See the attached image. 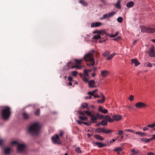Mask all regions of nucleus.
I'll list each match as a JSON object with an SVG mask.
<instances>
[{
	"mask_svg": "<svg viewBox=\"0 0 155 155\" xmlns=\"http://www.w3.org/2000/svg\"><path fill=\"white\" fill-rule=\"evenodd\" d=\"M40 130V126L39 123H35L31 124L28 129V132L32 134L37 135Z\"/></svg>",
	"mask_w": 155,
	"mask_h": 155,
	"instance_id": "nucleus-1",
	"label": "nucleus"
},
{
	"mask_svg": "<svg viewBox=\"0 0 155 155\" xmlns=\"http://www.w3.org/2000/svg\"><path fill=\"white\" fill-rule=\"evenodd\" d=\"M94 51H93L92 53H88L86 54L84 57V59L85 61L88 62L87 63V65L88 66H93L95 64L94 59L93 58V53Z\"/></svg>",
	"mask_w": 155,
	"mask_h": 155,
	"instance_id": "nucleus-2",
	"label": "nucleus"
},
{
	"mask_svg": "<svg viewBox=\"0 0 155 155\" xmlns=\"http://www.w3.org/2000/svg\"><path fill=\"white\" fill-rule=\"evenodd\" d=\"M17 151L18 153L25 154L27 153L28 151L26 146L25 143H19L17 146Z\"/></svg>",
	"mask_w": 155,
	"mask_h": 155,
	"instance_id": "nucleus-3",
	"label": "nucleus"
},
{
	"mask_svg": "<svg viewBox=\"0 0 155 155\" xmlns=\"http://www.w3.org/2000/svg\"><path fill=\"white\" fill-rule=\"evenodd\" d=\"M11 113V109L10 107H6L2 110L1 115L3 118L4 120H7L9 117Z\"/></svg>",
	"mask_w": 155,
	"mask_h": 155,
	"instance_id": "nucleus-4",
	"label": "nucleus"
},
{
	"mask_svg": "<svg viewBox=\"0 0 155 155\" xmlns=\"http://www.w3.org/2000/svg\"><path fill=\"white\" fill-rule=\"evenodd\" d=\"M112 117L113 119H111L110 116L108 115H107L105 117L106 119L110 123H112L114 120L117 121L120 120L122 118L121 116L116 114H114L112 116Z\"/></svg>",
	"mask_w": 155,
	"mask_h": 155,
	"instance_id": "nucleus-5",
	"label": "nucleus"
},
{
	"mask_svg": "<svg viewBox=\"0 0 155 155\" xmlns=\"http://www.w3.org/2000/svg\"><path fill=\"white\" fill-rule=\"evenodd\" d=\"M86 114L88 116L91 117V120L93 123H95L98 118V113H95L92 114L91 112L86 110L85 111Z\"/></svg>",
	"mask_w": 155,
	"mask_h": 155,
	"instance_id": "nucleus-6",
	"label": "nucleus"
},
{
	"mask_svg": "<svg viewBox=\"0 0 155 155\" xmlns=\"http://www.w3.org/2000/svg\"><path fill=\"white\" fill-rule=\"evenodd\" d=\"M140 28L141 31L143 32H147L149 33H155V28H152L150 27L145 26H141Z\"/></svg>",
	"mask_w": 155,
	"mask_h": 155,
	"instance_id": "nucleus-7",
	"label": "nucleus"
},
{
	"mask_svg": "<svg viewBox=\"0 0 155 155\" xmlns=\"http://www.w3.org/2000/svg\"><path fill=\"white\" fill-rule=\"evenodd\" d=\"M52 142L54 144H61V142L59 136L57 134H55L51 137Z\"/></svg>",
	"mask_w": 155,
	"mask_h": 155,
	"instance_id": "nucleus-8",
	"label": "nucleus"
},
{
	"mask_svg": "<svg viewBox=\"0 0 155 155\" xmlns=\"http://www.w3.org/2000/svg\"><path fill=\"white\" fill-rule=\"evenodd\" d=\"M96 133H100L101 132L105 133L106 134H109L113 131L112 130H107L104 129V128H98L95 130Z\"/></svg>",
	"mask_w": 155,
	"mask_h": 155,
	"instance_id": "nucleus-9",
	"label": "nucleus"
},
{
	"mask_svg": "<svg viewBox=\"0 0 155 155\" xmlns=\"http://www.w3.org/2000/svg\"><path fill=\"white\" fill-rule=\"evenodd\" d=\"M74 63L71 62H69L67 64V65L66 66L67 67V68H65L66 69H68L69 68H77L78 69H80L81 68V67L79 65H73Z\"/></svg>",
	"mask_w": 155,
	"mask_h": 155,
	"instance_id": "nucleus-10",
	"label": "nucleus"
},
{
	"mask_svg": "<svg viewBox=\"0 0 155 155\" xmlns=\"http://www.w3.org/2000/svg\"><path fill=\"white\" fill-rule=\"evenodd\" d=\"M135 107L137 109L144 108L147 107V105L144 103L138 102L135 104Z\"/></svg>",
	"mask_w": 155,
	"mask_h": 155,
	"instance_id": "nucleus-11",
	"label": "nucleus"
},
{
	"mask_svg": "<svg viewBox=\"0 0 155 155\" xmlns=\"http://www.w3.org/2000/svg\"><path fill=\"white\" fill-rule=\"evenodd\" d=\"M109 72L107 70H102L101 71V75L102 77L105 78L108 74Z\"/></svg>",
	"mask_w": 155,
	"mask_h": 155,
	"instance_id": "nucleus-12",
	"label": "nucleus"
},
{
	"mask_svg": "<svg viewBox=\"0 0 155 155\" xmlns=\"http://www.w3.org/2000/svg\"><path fill=\"white\" fill-rule=\"evenodd\" d=\"M155 55L154 47H152L150 50L149 55L151 57H153Z\"/></svg>",
	"mask_w": 155,
	"mask_h": 155,
	"instance_id": "nucleus-13",
	"label": "nucleus"
},
{
	"mask_svg": "<svg viewBox=\"0 0 155 155\" xmlns=\"http://www.w3.org/2000/svg\"><path fill=\"white\" fill-rule=\"evenodd\" d=\"M23 118L25 120H28L30 118V117L27 113L24 112L22 114Z\"/></svg>",
	"mask_w": 155,
	"mask_h": 155,
	"instance_id": "nucleus-14",
	"label": "nucleus"
},
{
	"mask_svg": "<svg viewBox=\"0 0 155 155\" xmlns=\"http://www.w3.org/2000/svg\"><path fill=\"white\" fill-rule=\"evenodd\" d=\"M101 25V23L99 22H93L91 24V27H97Z\"/></svg>",
	"mask_w": 155,
	"mask_h": 155,
	"instance_id": "nucleus-15",
	"label": "nucleus"
},
{
	"mask_svg": "<svg viewBox=\"0 0 155 155\" xmlns=\"http://www.w3.org/2000/svg\"><path fill=\"white\" fill-rule=\"evenodd\" d=\"M95 144L98 146L99 148H102L104 147L107 146L105 144H103L101 142H96L95 143Z\"/></svg>",
	"mask_w": 155,
	"mask_h": 155,
	"instance_id": "nucleus-16",
	"label": "nucleus"
},
{
	"mask_svg": "<svg viewBox=\"0 0 155 155\" xmlns=\"http://www.w3.org/2000/svg\"><path fill=\"white\" fill-rule=\"evenodd\" d=\"M98 110L100 112L104 114H106L108 112V110L107 109H104L103 107H99Z\"/></svg>",
	"mask_w": 155,
	"mask_h": 155,
	"instance_id": "nucleus-17",
	"label": "nucleus"
},
{
	"mask_svg": "<svg viewBox=\"0 0 155 155\" xmlns=\"http://www.w3.org/2000/svg\"><path fill=\"white\" fill-rule=\"evenodd\" d=\"M89 86L91 87H94V84H95V82L93 80H91L88 82Z\"/></svg>",
	"mask_w": 155,
	"mask_h": 155,
	"instance_id": "nucleus-18",
	"label": "nucleus"
},
{
	"mask_svg": "<svg viewBox=\"0 0 155 155\" xmlns=\"http://www.w3.org/2000/svg\"><path fill=\"white\" fill-rule=\"evenodd\" d=\"M131 61L136 66H137L140 64V63L136 59H132Z\"/></svg>",
	"mask_w": 155,
	"mask_h": 155,
	"instance_id": "nucleus-19",
	"label": "nucleus"
},
{
	"mask_svg": "<svg viewBox=\"0 0 155 155\" xmlns=\"http://www.w3.org/2000/svg\"><path fill=\"white\" fill-rule=\"evenodd\" d=\"M134 133L140 136L141 137H144L146 136V133L140 132L135 131Z\"/></svg>",
	"mask_w": 155,
	"mask_h": 155,
	"instance_id": "nucleus-20",
	"label": "nucleus"
},
{
	"mask_svg": "<svg viewBox=\"0 0 155 155\" xmlns=\"http://www.w3.org/2000/svg\"><path fill=\"white\" fill-rule=\"evenodd\" d=\"M122 150V149L120 147H117L114 150V151L117 152L118 154H119Z\"/></svg>",
	"mask_w": 155,
	"mask_h": 155,
	"instance_id": "nucleus-21",
	"label": "nucleus"
},
{
	"mask_svg": "<svg viewBox=\"0 0 155 155\" xmlns=\"http://www.w3.org/2000/svg\"><path fill=\"white\" fill-rule=\"evenodd\" d=\"M88 77V76L84 75H82L81 76V78L83 81L86 83H87L88 82V80L87 78Z\"/></svg>",
	"mask_w": 155,
	"mask_h": 155,
	"instance_id": "nucleus-22",
	"label": "nucleus"
},
{
	"mask_svg": "<svg viewBox=\"0 0 155 155\" xmlns=\"http://www.w3.org/2000/svg\"><path fill=\"white\" fill-rule=\"evenodd\" d=\"M94 137L96 139L100 140H104V138L102 137L98 134L94 135Z\"/></svg>",
	"mask_w": 155,
	"mask_h": 155,
	"instance_id": "nucleus-23",
	"label": "nucleus"
},
{
	"mask_svg": "<svg viewBox=\"0 0 155 155\" xmlns=\"http://www.w3.org/2000/svg\"><path fill=\"white\" fill-rule=\"evenodd\" d=\"M134 5V2L132 1L130 2H128L126 5L127 7L130 8L133 6Z\"/></svg>",
	"mask_w": 155,
	"mask_h": 155,
	"instance_id": "nucleus-24",
	"label": "nucleus"
},
{
	"mask_svg": "<svg viewBox=\"0 0 155 155\" xmlns=\"http://www.w3.org/2000/svg\"><path fill=\"white\" fill-rule=\"evenodd\" d=\"M120 0L118 1L117 3L114 4L115 7L118 9L121 8V6L120 4Z\"/></svg>",
	"mask_w": 155,
	"mask_h": 155,
	"instance_id": "nucleus-25",
	"label": "nucleus"
},
{
	"mask_svg": "<svg viewBox=\"0 0 155 155\" xmlns=\"http://www.w3.org/2000/svg\"><path fill=\"white\" fill-rule=\"evenodd\" d=\"M101 94V96L102 98V100H98L97 101L98 103H102L104 102V101L105 100V97H104V95L102 94Z\"/></svg>",
	"mask_w": 155,
	"mask_h": 155,
	"instance_id": "nucleus-26",
	"label": "nucleus"
},
{
	"mask_svg": "<svg viewBox=\"0 0 155 155\" xmlns=\"http://www.w3.org/2000/svg\"><path fill=\"white\" fill-rule=\"evenodd\" d=\"M79 3L83 6H85L87 5V4L84 0H79Z\"/></svg>",
	"mask_w": 155,
	"mask_h": 155,
	"instance_id": "nucleus-27",
	"label": "nucleus"
},
{
	"mask_svg": "<svg viewBox=\"0 0 155 155\" xmlns=\"http://www.w3.org/2000/svg\"><path fill=\"white\" fill-rule=\"evenodd\" d=\"M107 120H103L101 122V124L103 126H105L107 124Z\"/></svg>",
	"mask_w": 155,
	"mask_h": 155,
	"instance_id": "nucleus-28",
	"label": "nucleus"
},
{
	"mask_svg": "<svg viewBox=\"0 0 155 155\" xmlns=\"http://www.w3.org/2000/svg\"><path fill=\"white\" fill-rule=\"evenodd\" d=\"M141 140L142 141L146 143H147L149 142L150 140V139H147L145 138H142Z\"/></svg>",
	"mask_w": 155,
	"mask_h": 155,
	"instance_id": "nucleus-29",
	"label": "nucleus"
},
{
	"mask_svg": "<svg viewBox=\"0 0 155 155\" xmlns=\"http://www.w3.org/2000/svg\"><path fill=\"white\" fill-rule=\"evenodd\" d=\"M10 151V148L8 147L4 150V153L5 154H8Z\"/></svg>",
	"mask_w": 155,
	"mask_h": 155,
	"instance_id": "nucleus-30",
	"label": "nucleus"
},
{
	"mask_svg": "<svg viewBox=\"0 0 155 155\" xmlns=\"http://www.w3.org/2000/svg\"><path fill=\"white\" fill-rule=\"evenodd\" d=\"M19 143L18 142L16 141H14L12 142L10 144V145L11 146H13L14 145H17V146H18V144Z\"/></svg>",
	"mask_w": 155,
	"mask_h": 155,
	"instance_id": "nucleus-31",
	"label": "nucleus"
},
{
	"mask_svg": "<svg viewBox=\"0 0 155 155\" xmlns=\"http://www.w3.org/2000/svg\"><path fill=\"white\" fill-rule=\"evenodd\" d=\"M97 91V90H95L93 91L92 92H91V91L89 92H88V94H89V95H92V96H94V94Z\"/></svg>",
	"mask_w": 155,
	"mask_h": 155,
	"instance_id": "nucleus-32",
	"label": "nucleus"
},
{
	"mask_svg": "<svg viewBox=\"0 0 155 155\" xmlns=\"http://www.w3.org/2000/svg\"><path fill=\"white\" fill-rule=\"evenodd\" d=\"M79 118L81 120L86 121L87 120V118L86 117L79 116Z\"/></svg>",
	"mask_w": 155,
	"mask_h": 155,
	"instance_id": "nucleus-33",
	"label": "nucleus"
},
{
	"mask_svg": "<svg viewBox=\"0 0 155 155\" xmlns=\"http://www.w3.org/2000/svg\"><path fill=\"white\" fill-rule=\"evenodd\" d=\"M75 151L77 153H82V151L80 150V147H77L75 148Z\"/></svg>",
	"mask_w": 155,
	"mask_h": 155,
	"instance_id": "nucleus-34",
	"label": "nucleus"
},
{
	"mask_svg": "<svg viewBox=\"0 0 155 155\" xmlns=\"http://www.w3.org/2000/svg\"><path fill=\"white\" fill-rule=\"evenodd\" d=\"M100 38H101V36L99 34L95 35L93 38V39H99Z\"/></svg>",
	"mask_w": 155,
	"mask_h": 155,
	"instance_id": "nucleus-35",
	"label": "nucleus"
},
{
	"mask_svg": "<svg viewBox=\"0 0 155 155\" xmlns=\"http://www.w3.org/2000/svg\"><path fill=\"white\" fill-rule=\"evenodd\" d=\"M82 60H78L76 59L75 60V62L76 64V65H79V64L81 63V62Z\"/></svg>",
	"mask_w": 155,
	"mask_h": 155,
	"instance_id": "nucleus-36",
	"label": "nucleus"
},
{
	"mask_svg": "<svg viewBox=\"0 0 155 155\" xmlns=\"http://www.w3.org/2000/svg\"><path fill=\"white\" fill-rule=\"evenodd\" d=\"M100 35H104L105 36H108L110 35V34L106 33L105 31H102Z\"/></svg>",
	"mask_w": 155,
	"mask_h": 155,
	"instance_id": "nucleus-37",
	"label": "nucleus"
},
{
	"mask_svg": "<svg viewBox=\"0 0 155 155\" xmlns=\"http://www.w3.org/2000/svg\"><path fill=\"white\" fill-rule=\"evenodd\" d=\"M40 114V109H37L35 112V114L36 115L38 116Z\"/></svg>",
	"mask_w": 155,
	"mask_h": 155,
	"instance_id": "nucleus-38",
	"label": "nucleus"
},
{
	"mask_svg": "<svg viewBox=\"0 0 155 155\" xmlns=\"http://www.w3.org/2000/svg\"><path fill=\"white\" fill-rule=\"evenodd\" d=\"M115 53H114L113 54H110V56H109L108 58H107V60H110L115 55Z\"/></svg>",
	"mask_w": 155,
	"mask_h": 155,
	"instance_id": "nucleus-39",
	"label": "nucleus"
},
{
	"mask_svg": "<svg viewBox=\"0 0 155 155\" xmlns=\"http://www.w3.org/2000/svg\"><path fill=\"white\" fill-rule=\"evenodd\" d=\"M110 53L108 51H105L103 54V55L104 57H107L110 54Z\"/></svg>",
	"mask_w": 155,
	"mask_h": 155,
	"instance_id": "nucleus-40",
	"label": "nucleus"
},
{
	"mask_svg": "<svg viewBox=\"0 0 155 155\" xmlns=\"http://www.w3.org/2000/svg\"><path fill=\"white\" fill-rule=\"evenodd\" d=\"M109 18L108 17V14H106L104 15H103L102 17L100 19L101 20H103V19H105L106 18Z\"/></svg>",
	"mask_w": 155,
	"mask_h": 155,
	"instance_id": "nucleus-41",
	"label": "nucleus"
},
{
	"mask_svg": "<svg viewBox=\"0 0 155 155\" xmlns=\"http://www.w3.org/2000/svg\"><path fill=\"white\" fill-rule=\"evenodd\" d=\"M115 13V12H110L108 14V17L109 18L111 16L114 15Z\"/></svg>",
	"mask_w": 155,
	"mask_h": 155,
	"instance_id": "nucleus-42",
	"label": "nucleus"
},
{
	"mask_svg": "<svg viewBox=\"0 0 155 155\" xmlns=\"http://www.w3.org/2000/svg\"><path fill=\"white\" fill-rule=\"evenodd\" d=\"M123 20V18L122 17H119L117 19V21L118 22L121 23Z\"/></svg>",
	"mask_w": 155,
	"mask_h": 155,
	"instance_id": "nucleus-43",
	"label": "nucleus"
},
{
	"mask_svg": "<svg viewBox=\"0 0 155 155\" xmlns=\"http://www.w3.org/2000/svg\"><path fill=\"white\" fill-rule=\"evenodd\" d=\"M146 64V66L148 67H152V64L149 62H146L144 64V65L145 66V65Z\"/></svg>",
	"mask_w": 155,
	"mask_h": 155,
	"instance_id": "nucleus-44",
	"label": "nucleus"
},
{
	"mask_svg": "<svg viewBox=\"0 0 155 155\" xmlns=\"http://www.w3.org/2000/svg\"><path fill=\"white\" fill-rule=\"evenodd\" d=\"M132 155H134L138 152V150L135 151L134 149H133L131 150Z\"/></svg>",
	"mask_w": 155,
	"mask_h": 155,
	"instance_id": "nucleus-45",
	"label": "nucleus"
},
{
	"mask_svg": "<svg viewBox=\"0 0 155 155\" xmlns=\"http://www.w3.org/2000/svg\"><path fill=\"white\" fill-rule=\"evenodd\" d=\"M84 76H88V71L87 70H84Z\"/></svg>",
	"mask_w": 155,
	"mask_h": 155,
	"instance_id": "nucleus-46",
	"label": "nucleus"
},
{
	"mask_svg": "<svg viewBox=\"0 0 155 155\" xmlns=\"http://www.w3.org/2000/svg\"><path fill=\"white\" fill-rule=\"evenodd\" d=\"M147 127H150V128H152L155 127V123L153 124H149L147 125Z\"/></svg>",
	"mask_w": 155,
	"mask_h": 155,
	"instance_id": "nucleus-47",
	"label": "nucleus"
},
{
	"mask_svg": "<svg viewBox=\"0 0 155 155\" xmlns=\"http://www.w3.org/2000/svg\"><path fill=\"white\" fill-rule=\"evenodd\" d=\"M78 72L76 71H73L71 72L72 75L74 76H77Z\"/></svg>",
	"mask_w": 155,
	"mask_h": 155,
	"instance_id": "nucleus-48",
	"label": "nucleus"
},
{
	"mask_svg": "<svg viewBox=\"0 0 155 155\" xmlns=\"http://www.w3.org/2000/svg\"><path fill=\"white\" fill-rule=\"evenodd\" d=\"M88 105L87 103H83L81 105V106L82 107L85 108L87 107Z\"/></svg>",
	"mask_w": 155,
	"mask_h": 155,
	"instance_id": "nucleus-49",
	"label": "nucleus"
},
{
	"mask_svg": "<svg viewBox=\"0 0 155 155\" xmlns=\"http://www.w3.org/2000/svg\"><path fill=\"white\" fill-rule=\"evenodd\" d=\"M98 118H99L100 119H102L104 118V116L101 114H100L98 113Z\"/></svg>",
	"mask_w": 155,
	"mask_h": 155,
	"instance_id": "nucleus-50",
	"label": "nucleus"
},
{
	"mask_svg": "<svg viewBox=\"0 0 155 155\" xmlns=\"http://www.w3.org/2000/svg\"><path fill=\"white\" fill-rule=\"evenodd\" d=\"M129 99L131 101H133L134 99V97L133 95H130V97L129 98Z\"/></svg>",
	"mask_w": 155,
	"mask_h": 155,
	"instance_id": "nucleus-51",
	"label": "nucleus"
},
{
	"mask_svg": "<svg viewBox=\"0 0 155 155\" xmlns=\"http://www.w3.org/2000/svg\"><path fill=\"white\" fill-rule=\"evenodd\" d=\"M125 131H127V132H132V133H134V132H135V131H134L133 130L130 129H126V130H125Z\"/></svg>",
	"mask_w": 155,
	"mask_h": 155,
	"instance_id": "nucleus-52",
	"label": "nucleus"
},
{
	"mask_svg": "<svg viewBox=\"0 0 155 155\" xmlns=\"http://www.w3.org/2000/svg\"><path fill=\"white\" fill-rule=\"evenodd\" d=\"M78 113L81 115H84L85 113H86L85 112V111L84 112H83L81 111H78Z\"/></svg>",
	"mask_w": 155,
	"mask_h": 155,
	"instance_id": "nucleus-53",
	"label": "nucleus"
},
{
	"mask_svg": "<svg viewBox=\"0 0 155 155\" xmlns=\"http://www.w3.org/2000/svg\"><path fill=\"white\" fill-rule=\"evenodd\" d=\"M64 134V132L62 130H61L59 132V136L60 137H62V136Z\"/></svg>",
	"mask_w": 155,
	"mask_h": 155,
	"instance_id": "nucleus-54",
	"label": "nucleus"
},
{
	"mask_svg": "<svg viewBox=\"0 0 155 155\" xmlns=\"http://www.w3.org/2000/svg\"><path fill=\"white\" fill-rule=\"evenodd\" d=\"M102 30H99V31H98V30H97V31H95L94 32V33H97L98 34H99V35H101V33L102 32Z\"/></svg>",
	"mask_w": 155,
	"mask_h": 155,
	"instance_id": "nucleus-55",
	"label": "nucleus"
},
{
	"mask_svg": "<svg viewBox=\"0 0 155 155\" xmlns=\"http://www.w3.org/2000/svg\"><path fill=\"white\" fill-rule=\"evenodd\" d=\"M107 40V39H101L99 41V42L100 43H102L103 42Z\"/></svg>",
	"mask_w": 155,
	"mask_h": 155,
	"instance_id": "nucleus-56",
	"label": "nucleus"
},
{
	"mask_svg": "<svg viewBox=\"0 0 155 155\" xmlns=\"http://www.w3.org/2000/svg\"><path fill=\"white\" fill-rule=\"evenodd\" d=\"M123 134V132L122 130H119L118 131V133L117 134L118 135H121Z\"/></svg>",
	"mask_w": 155,
	"mask_h": 155,
	"instance_id": "nucleus-57",
	"label": "nucleus"
},
{
	"mask_svg": "<svg viewBox=\"0 0 155 155\" xmlns=\"http://www.w3.org/2000/svg\"><path fill=\"white\" fill-rule=\"evenodd\" d=\"M121 38L120 37H118L117 38H114L113 40L115 41H117L119 40H120Z\"/></svg>",
	"mask_w": 155,
	"mask_h": 155,
	"instance_id": "nucleus-58",
	"label": "nucleus"
},
{
	"mask_svg": "<svg viewBox=\"0 0 155 155\" xmlns=\"http://www.w3.org/2000/svg\"><path fill=\"white\" fill-rule=\"evenodd\" d=\"M83 123L85 125H86L87 126H89L91 125L90 123H88L85 122H83Z\"/></svg>",
	"mask_w": 155,
	"mask_h": 155,
	"instance_id": "nucleus-59",
	"label": "nucleus"
},
{
	"mask_svg": "<svg viewBox=\"0 0 155 155\" xmlns=\"http://www.w3.org/2000/svg\"><path fill=\"white\" fill-rule=\"evenodd\" d=\"M91 96L92 95H90L89 96L85 97V99H91Z\"/></svg>",
	"mask_w": 155,
	"mask_h": 155,
	"instance_id": "nucleus-60",
	"label": "nucleus"
},
{
	"mask_svg": "<svg viewBox=\"0 0 155 155\" xmlns=\"http://www.w3.org/2000/svg\"><path fill=\"white\" fill-rule=\"evenodd\" d=\"M121 139H119L118 140V141L119 142H121L123 141V139L124 138V136L123 135H122L121 136Z\"/></svg>",
	"mask_w": 155,
	"mask_h": 155,
	"instance_id": "nucleus-61",
	"label": "nucleus"
},
{
	"mask_svg": "<svg viewBox=\"0 0 155 155\" xmlns=\"http://www.w3.org/2000/svg\"><path fill=\"white\" fill-rule=\"evenodd\" d=\"M4 142V140L2 139H0V146H2V143Z\"/></svg>",
	"mask_w": 155,
	"mask_h": 155,
	"instance_id": "nucleus-62",
	"label": "nucleus"
},
{
	"mask_svg": "<svg viewBox=\"0 0 155 155\" xmlns=\"http://www.w3.org/2000/svg\"><path fill=\"white\" fill-rule=\"evenodd\" d=\"M68 80L69 81H71L72 80V78L71 77L69 76L68 77Z\"/></svg>",
	"mask_w": 155,
	"mask_h": 155,
	"instance_id": "nucleus-63",
	"label": "nucleus"
},
{
	"mask_svg": "<svg viewBox=\"0 0 155 155\" xmlns=\"http://www.w3.org/2000/svg\"><path fill=\"white\" fill-rule=\"evenodd\" d=\"M152 138H150V140H153L155 139V135H152Z\"/></svg>",
	"mask_w": 155,
	"mask_h": 155,
	"instance_id": "nucleus-64",
	"label": "nucleus"
}]
</instances>
